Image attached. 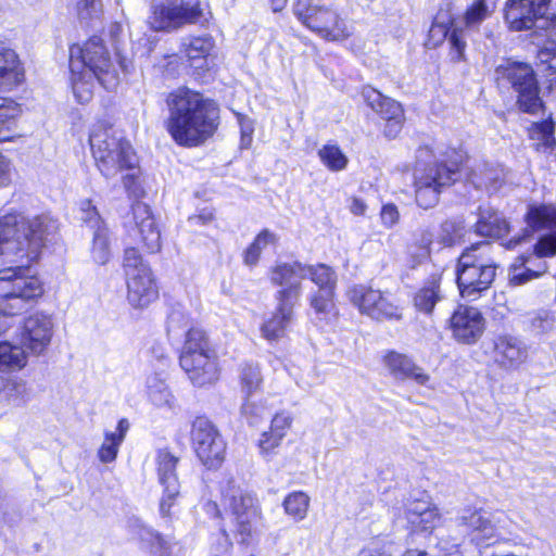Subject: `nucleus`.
I'll list each match as a JSON object with an SVG mask.
<instances>
[{"mask_svg": "<svg viewBox=\"0 0 556 556\" xmlns=\"http://www.w3.org/2000/svg\"><path fill=\"white\" fill-rule=\"evenodd\" d=\"M555 122L552 115L530 123L526 128L528 139L535 152L552 154L556 150Z\"/></svg>", "mask_w": 556, "mask_h": 556, "instance_id": "obj_29", "label": "nucleus"}, {"mask_svg": "<svg viewBox=\"0 0 556 556\" xmlns=\"http://www.w3.org/2000/svg\"><path fill=\"white\" fill-rule=\"evenodd\" d=\"M164 64L162 66V74L172 79H176L180 76L182 62L179 56L175 53L164 55Z\"/></svg>", "mask_w": 556, "mask_h": 556, "instance_id": "obj_57", "label": "nucleus"}, {"mask_svg": "<svg viewBox=\"0 0 556 556\" xmlns=\"http://www.w3.org/2000/svg\"><path fill=\"white\" fill-rule=\"evenodd\" d=\"M308 303L315 315L320 319H331L339 316L337 290H317L309 295Z\"/></svg>", "mask_w": 556, "mask_h": 556, "instance_id": "obj_36", "label": "nucleus"}, {"mask_svg": "<svg viewBox=\"0 0 556 556\" xmlns=\"http://www.w3.org/2000/svg\"><path fill=\"white\" fill-rule=\"evenodd\" d=\"M283 438L273 430L264 431L258 440V448L263 456H269L277 448Z\"/></svg>", "mask_w": 556, "mask_h": 556, "instance_id": "obj_55", "label": "nucleus"}, {"mask_svg": "<svg viewBox=\"0 0 556 556\" xmlns=\"http://www.w3.org/2000/svg\"><path fill=\"white\" fill-rule=\"evenodd\" d=\"M311 498L303 491H294L288 494L282 503L285 513L294 521L299 522L306 518Z\"/></svg>", "mask_w": 556, "mask_h": 556, "instance_id": "obj_42", "label": "nucleus"}, {"mask_svg": "<svg viewBox=\"0 0 556 556\" xmlns=\"http://www.w3.org/2000/svg\"><path fill=\"white\" fill-rule=\"evenodd\" d=\"M213 20L207 1L189 0L177 2L167 0L151 7L148 17L149 28L157 33H170L187 25L207 27Z\"/></svg>", "mask_w": 556, "mask_h": 556, "instance_id": "obj_11", "label": "nucleus"}, {"mask_svg": "<svg viewBox=\"0 0 556 556\" xmlns=\"http://www.w3.org/2000/svg\"><path fill=\"white\" fill-rule=\"evenodd\" d=\"M208 336L200 326H191L185 334L184 348H206Z\"/></svg>", "mask_w": 556, "mask_h": 556, "instance_id": "obj_54", "label": "nucleus"}, {"mask_svg": "<svg viewBox=\"0 0 556 556\" xmlns=\"http://www.w3.org/2000/svg\"><path fill=\"white\" fill-rule=\"evenodd\" d=\"M191 442L197 457L210 470L218 469L225 460L226 443L218 429L205 417L192 422Z\"/></svg>", "mask_w": 556, "mask_h": 556, "instance_id": "obj_14", "label": "nucleus"}, {"mask_svg": "<svg viewBox=\"0 0 556 556\" xmlns=\"http://www.w3.org/2000/svg\"><path fill=\"white\" fill-rule=\"evenodd\" d=\"M141 547L148 551L152 556H170L172 545L154 530L141 527L138 532Z\"/></svg>", "mask_w": 556, "mask_h": 556, "instance_id": "obj_40", "label": "nucleus"}, {"mask_svg": "<svg viewBox=\"0 0 556 556\" xmlns=\"http://www.w3.org/2000/svg\"><path fill=\"white\" fill-rule=\"evenodd\" d=\"M304 273L318 290H337L338 275L336 269L326 263L305 264Z\"/></svg>", "mask_w": 556, "mask_h": 556, "instance_id": "obj_37", "label": "nucleus"}, {"mask_svg": "<svg viewBox=\"0 0 556 556\" xmlns=\"http://www.w3.org/2000/svg\"><path fill=\"white\" fill-rule=\"evenodd\" d=\"M443 298L442 275L433 273L413 292L412 304L416 312L430 317Z\"/></svg>", "mask_w": 556, "mask_h": 556, "instance_id": "obj_26", "label": "nucleus"}, {"mask_svg": "<svg viewBox=\"0 0 556 556\" xmlns=\"http://www.w3.org/2000/svg\"><path fill=\"white\" fill-rule=\"evenodd\" d=\"M447 40L450 59L453 63H460L467 60L465 29L455 25L451 17L447 22L433 21L429 27L425 45L429 49H437Z\"/></svg>", "mask_w": 556, "mask_h": 556, "instance_id": "obj_20", "label": "nucleus"}, {"mask_svg": "<svg viewBox=\"0 0 556 556\" xmlns=\"http://www.w3.org/2000/svg\"><path fill=\"white\" fill-rule=\"evenodd\" d=\"M523 220L531 231L556 229V205L531 203L527 207Z\"/></svg>", "mask_w": 556, "mask_h": 556, "instance_id": "obj_31", "label": "nucleus"}, {"mask_svg": "<svg viewBox=\"0 0 556 556\" xmlns=\"http://www.w3.org/2000/svg\"><path fill=\"white\" fill-rule=\"evenodd\" d=\"M440 242L444 247H454L464 241V228L453 220H444L440 225Z\"/></svg>", "mask_w": 556, "mask_h": 556, "instance_id": "obj_48", "label": "nucleus"}, {"mask_svg": "<svg viewBox=\"0 0 556 556\" xmlns=\"http://www.w3.org/2000/svg\"><path fill=\"white\" fill-rule=\"evenodd\" d=\"M12 182V162L0 152V188L8 187Z\"/></svg>", "mask_w": 556, "mask_h": 556, "instance_id": "obj_59", "label": "nucleus"}, {"mask_svg": "<svg viewBox=\"0 0 556 556\" xmlns=\"http://www.w3.org/2000/svg\"><path fill=\"white\" fill-rule=\"evenodd\" d=\"M496 79L506 83L514 91L515 105L520 113L544 114L546 104L541 96V86L533 66L523 61L507 60L495 70Z\"/></svg>", "mask_w": 556, "mask_h": 556, "instance_id": "obj_10", "label": "nucleus"}, {"mask_svg": "<svg viewBox=\"0 0 556 556\" xmlns=\"http://www.w3.org/2000/svg\"><path fill=\"white\" fill-rule=\"evenodd\" d=\"M216 42L212 35L189 36L179 46L181 56L195 81H202L214 67Z\"/></svg>", "mask_w": 556, "mask_h": 556, "instance_id": "obj_15", "label": "nucleus"}, {"mask_svg": "<svg viewBox=\"0 0 556 556\" xmlns=\"http://www.w3.org/2000/svg\"><path fill=\"white\" fill-rule=\"evenodd\" d=\"M521 342L518 338L510 334L498 336L495 341V348H518Z\"/></svg>", "mask_w": 556, "mask_h": 556, "instance_id": "obj_64", "label": "nucleus"}, {"mask_svg": "<svg viewBox=\"0 0 556 556\" xmlns=\"http://www.w3.org/2000/svg\"><path fill=\"white\" fill-rule=\"evenodd\" d=\"M178 458L167 451H160L157 454V477L163 486L162 497L160 500V513L167 517L172 514V508L176 506L180 495V484L176 473Z\"/></svg>", "mask_w": 556, "mask_h": 556, "instance_id": "obj_22", "label": "nucleus"}, {"mask_svg": "<svg viewBox=\"0 0 556 556\" xmlns=\"http://www.w3.org/2000/svg\"><path fill=\"white\" fill-rule=\"evenodd\" d=\"M492 244L480 241L465 248L457 257L456 271L473 269L486 264H495L491 258Z\"/></svg>", "mask_w": 556, "mask_h": 556, "instance_id": "obj_32", "label": "nucleus"}, {"mask_svg": "<svg viewBox=\"0 0 556 556\" xmlns=\"http://www.w3.org/2000/svg\"><path fill=\"white\" fill-rule=\"evenodd\" d=\"M348 296L361 315L372 320L399 321L403 318V308L391 299L390 294L369 285L352 286Z\"/></svg>", "mask_w": 556, "mask_h": 556, "instance_id": "obj_12", "label": "nucleus"}, {"mask_svg": "<svg viewBox=\"0 0 556 556\" xmlns=\"http://www.w3.org/2000/svg\"><path fill=\"white\" fill-rule=\"evenodd\" d=\"M303 293L301 282L292 283L275 292L276 307L260 327L262 337L269 343L287 334V329L294 319L295 308L300 305Z\"/></svg>", "mask_w": 556, "mask_h": 556, "instance_id": "obj_13", "label": "nucleus"}, {"mask_svg": "<svg viewBox=\"0 0 556 556\" xmlns=\"http://www.w3.org/2000/svg\"><path fill=\"white\" fill-rule=\"evenodd\" d=\"M447 327L458 343L472 345L482 338L486 319L479 308L458 304L447 319Z\"/></svg>", "mask_w": 556, "mask_h": 556, "instance_id": "obj_16", "label": "nucleus"}, {"mask_svg": "<svg viewBox=\"0 0 556 556\" xmlns=\"http://www.w3.org/2000/svg\"><path fill=\"white\" fill-rule=\"evenodd\" d=\"M68 52L72 89L79 103L92 98L94 80L106 87L117 79L110 51L100 36L71 45Z\"/></svg>", "mask_w": 556, "mask_h": 556, "instance_id": "obj_3", "label": "nucleus"}, {"mask_svg": "<svg viewBox=\"0 0 556 556\" xmlns=\"http://www.w3.org/2000/svg\"><path fill=\"white\" fill-rule=\"evenodd\" d=\"M241 390L247 396L256 392L263 381L261 370L257 365L245 364L240 374Z\"/></svg>", "mask_w": 556, "mask_h": 556, "instance_id": "obj_46", "label": "nucleus"}, {"mask_svg": "<svg viewBox=\"0 0 556 556\" xmlns=\"http://www.w3.org/2000/svg\"><path fill=\"white\" fill-rule=\"evenodd\" d=\"M553 0H506L503 18L511 31L532 29L539 20L546 17Z\"/></svg>", "mask_w": 556, "mask_h": 556, "instance_id": "obj_17", "label": "nucleus"}, {"mask_svg": "<svg viewBox=\"0 0 556 556\" xmlns=\"http://www.w3.org/2000/svg\"><path fill=\"white\" fill-rule=\"evenodd\" d=\"M469 160L467 152L459 148H447L443 159L426 164L415 169L413 175V190L416 204L428 210L434 207L440 195L456 181Z\"/></svg>", "mask_w": 556, "mask_h": 556, "instance_id": "obj_5", "label": "nucleus"}, {"mask_svg": "<svg viewBox=\"0 0 556 556\" xmlns=\"http://www.w3.org/2000/svg\"><path fill=\"white\" fill-rule=\"evenodd\" d=\"M460 525L466 526L477 539L494 540L505 528V516L501 513H489L482 509L466 511L459 518Z\"/></svg>", "mask_w": 556, "mask_h": 556, "instance_id": "obj_24", "label": "nucleus"}, {"mask_svg": "<svg viewBox=\"0 0 556 556\" xmlns=\"http://www.w3.org/2000/svg\"><path fill=\"white\" fill-rule=\"evenodd\" d=\"M10 108L0 106V143L13 141L16 132V114L10 113Z\"/></svg>", "mask_w": 556, "mask_h": 556, "instance_id": "obj_49", "label": "nucleus"}, {"mask_svg": "<svg viewBox=\"0 0 556 556\" xmlns=\"http://www.w3.org/2000/svg\"><path fill=\"white\" fill-rule=\"evenodd\" d=\"M358 556H392V546L384 545L382 547L363 548Z\"/></svg>", "mask_w": 556, "mask_h": 556, "instance_id": "obj_63", "label": "nucleus"}, {"mask_svg": "<svg viewBox=\"0 0 556 556\" xmlns=\"http://www.w3.org/2000/svg\"><path fill=\"white\" fill-rule=\"evenodd\" d=\"M179 362L193 384L203 387L218 379L215 350H182Z\"/></svg>", "mask_w": 556, "mask_h": 556, "instance_id": "obj_21", "label": "nucleus"}, {"mask_svg": "<svg viewBox=\"0 0 556 556\" xmlns=\"http://www.w3.org/2000/svg\"><path fill=\"white\" fill-rule=\"evenodd\" d=\"M110 236L111 233L108 226H102L93 230L90 257L97 265H106L112 258Z\"/></svg>", "mask_w": 556, "mask_h": 556, "instance_id": "obj_38", "label": "nucleus"}, {"mask_svg": "<svg viewBox=\"0 0 556 556\" xmlns=\"http://www.w3.org/2000/svg\"><path fill=\"white\" fill-rule=\"evenodd\" d=\"M279 237L268 228L261 229L253 240L248 244L242 253L243 264L249 267H255L260 261L263 250L267 247H276Z\"/></svg>", "mask_w": 556, "mask_h": 556, "instance_id": "obj_33", "label": "nucleus"}, {"mask_svg": "<svg viewBox=\"0 0 556 556\" xmlns=\"http://www.w3.org/2000/svg\"><path fill=\"white\" fill-rule=\"evenodd\" d=\"M26 363L25 350H0V371L22 369Z\"/></svg>", "mask_w": 556, "mask_h": 556, "instance_id": "obj_50", "label": "nucleus"}, {"mask_svg": "<svg viewBox=\"0 0 556 556\" xmlns=\"http://www.w3.org/2000/svg\"><path fill=\"white\" fill-rule=\"evenodd\" d=\"M25 81V68L18 54L0 42V90L12 91Z\"/></svg>", "mask_w": 556, "mask_h": 556, "instance_id": "obj_27", "label": "nucleus"}, {"mask_svg": "<svg viewBox=\"0 0 556 556\" xmlns=\"http://www.w3.org/2000/svg\"><path fill=\"white\" fill-rule=\"evenodd\" d=\"M52 337V317L43 312H35L21 323L17 334L20 346L10 341L0 340V348H47Z\"/></svg>", "mask_w": 556, "mask_h": 556, "instance_id": "obj_19", "label": "nucleus"}, {"mask_svg": "<svg viewBox=\"0 0 556 556\" xmlns=\"http://www.w3.org/2000/svg\"><path fill=\"white\" fill-rule=\"evenodd\" d=\"M293 422V416L287 410H281L273 417L269 429L285 438Z\"/></svg>", "mask_w": 556, "mask_h": 556, "instance_id": "obj_56", "label": "nucleus"}, {"mask_svg": "<svg viewBox=\"0 0 556 556\" xmlns=\"http://www.w3.org/2000/svg\"><path fill=\"white\" fill-rule=\"evenodd\" d=\"M433 236L429 230H421L414 240L407 244L406 258L409 267L416 268L431 256Z\"/></svg>", "mask_w": 556, "mask_h": 556, "instance_id": "obj_35", "label": "nucleus"}, {"mask_svg": "<svg viewBox=\"0 0 556 556\" xmlns=\"http://www.w3.org/2000/svg\"><path fill=\"white\" fill-rule=\"evenodd\" d=\"M3 397L14 405L25 403L28 399L27 382L21 378H9L2 381Z\"/></svg>", "mask_w": 556, "mask_h": 556, "instance_id": "obj_43", "label": "nucleus"}, {"mask_svg": "<svg viewBox=\"0 0 556 556\" xmlns=\"http://www.w3.org/2000/svg\"><path fill=\"white\" fill-rule=\"evenodd\" d=\"M292 13L303 27L326 42L346 41L354 31L346 16L333 5L294 0Z\"/></svg>", "mask_w": 556, "mask_h": 556, "instance_id": "obj_8", "label": "nucleus"}, {"mask_svg": "<svg viewBox=\"0 0 556 556\" xmlns=\"http://www.w3.org/2000/svg\"><path fill=\"white\" fill-rule=\"evenodd\" d=\"M88 142L94 166L106 180L124 172L139 169L140 159L136 149L112 123L98 119L91 126Z\"/></svg>", "mask_w": 556, "mask_h": 556, "instance_id": "obj_4", "label": "nucleus"}, {"mask_svg": "<svg viewBox=\"0 0 556 556\" xmlns=\"http://www.w3.org/2000/svg\"><path fill=\"white\" fill-rule=\"evenodd\" d=\"M381 223L387 228H392L400 220V212L394 203H387L380 210Z\"/></svg>", "mask_w": 556, "mask_h": 556, "instance_id": "obj_58", "label": "nucleus"}, {"mask_svg": "<svg viewBox=\"0 0 556 556\" xmlns=\"http://www.w3.org/2000/svg\"><path fill=\"white\" fill-rule=\"evenodd\" d=\"M222 505L230 514L232 533L238 542L250 543L263 518L256 495L229 479L222 486Z\"/></svg>", "mask_w": 556, "mask_h": 556, "instance_id": "obj_9", "label": "nucleus"}, {"mask_svg": "<svg viewBox=\"0 0 556 556\" xmlns=\"http://www.w3.org/2000/svg\"><path fill=\"white\" fill-rule=\"evenodd\" d=\"M495 362L505 369H511L521 364L526 355L522 350H492Z\"/></svg>", "mask_w": 556, "mask_h": 556, "instance_id": "obj_52", "label": "nucleus"}, {"mask_svg": "<svg viewBox=\"0 0 556 556\" xmlns=\"http://www.w3.org/2000/svg\"><path fill=\"white\" fill-rule=\"evenodd\" d=\"M78 210L81 213V222L86 226L94 230L101 228L102 226H108L104 218L101 216L98 207L91 199L87 198L80 200L78 203Z\"/></svg>", "mask_w": 556, "mask_h": 556, "instance_id": "obj_47", "label": "nucleus"}, {"mask_svg": "<svg viewBox=\"0 0 556 556\" xmlns=\"http://www.w3.org/2000/svg\"><path fill=\"white\" fill-rule=\"evenodd\" d=\"M302 274H304V263L300 261L277 262L268 268L267 277L271 286L283 289L292 283L300 282L299 280H292Z\"/></svg>", "mask_w": 556, "mask_h": 556, "instance_id": "obj_34", "label": "nucleus"}, {"mask_svg": "<svg viewBox=\"0 0 556 556\" xmlns=\"http://www.w3.org/2000/svg\"><path fill=\"white\" fill-rule=\"evenodd\" d=\"M46 226L40 216L21 213L0 216V256L13 264L0 268V337L8 330L5 318L22 315L37 306L46 294V283L30 274L45 248Z\"/></svg>", "mask_w": 556, "mask_h": 556, "instance_id": "obj_1", "label": "nucleus"}, {"mask_svg": "<svg viewBox=\"0 0 556 556\" xmlns=\"http://www.w3.org/2000/svg\"><path fill=\"white\" fill-rule=\"evenodd\" d=\"M492 13L486 0H473L464 11L466 28L479 27Z\"/></svg>", "mask_w": 556, "mask_h": 556, "instance_id": "obj_44", "label": "nucleus"}, {"mask_svg": "<svg viewBox=\"0 0 556 556\" xmlns=\"http://www.w3.org/2000/svg\"><path fill=\"white\" fill-rule=\"evenodd\" d=\"M363 94L367 105L383 121L381 129L383 137L387 140L396 139L406 121L403 105L374 88L365 90Z\"/></svg>", "mask_w": 556, "mask_h": 556, "instance_id": "obj_18", "label": "nucleus"}, {"mask_svg": "<svg viewBox=\"0 0 556 556\" xmlns=\"http://www.w3.org/2000/svg\"><path fill=\"white\" fill-rule=\"evenodd\" d=\"M349 210L354 216H364L367 205L361 198L351 197L349 200Z\"/></svg>", "mask_w": 556, "mask_h": 556, "instance_id": "obj_62", "label": "nucleus"}, {"mask_svg": "<svg viewBox=\"0 0 556 556\" xmlns=\"http://www.w3.org/2000/svg\"><path fill=\"white\" fill-rule=\"evenodd\" d=\"M148 396L153 405L156 407H172L174 404V396L168 390L164 381L152 378L148 382Z\"/></svg>", "mask_w": 556, "mask_h": 556, "instance_id": "obj_45", "label": "nucleus"}, {"mask_svg": "<svg viewBox=\"0 0 556 556\" xmlns=\"http://www.w3.org/2000/svg\"><path fill=\"white\" fill-rule=\"evenodd\" d=\"M536 58L542 66L543 77L548 88L556 87V40L540 47Z\"/></svg>", "mask_w": 556, "mask_h": 556, "instance_id": "obj_41", "label": "nucleus"}, {"mask_svg": "<svg viewBox=\"0 0 556 556\" xmlns=\"http://www.w3.org/2000/svg\"><path fill=\"white\" fill-rule=\"evenodd\" d=\"M383 366L395 380L410 379L419 386L430 387V376L403 353L390 351L383 357Z\"/></svg>", "mask_w": 556, "mask_h": 556, "instance_id": "obj_25", "label": "nucleus"}, {"mask_svg": "<svg viewBox=\"0 0 556 556\" xmlns=\"http://www.w3.org/2000/svg\"><path fill=\"white\" fill-rule=\"evenodd\" d=\"M141 248L126 247L123 251L122 269L126 286V301L136 311L150 307L160 299V282L150 264L140 253Z\"/></svg>", "mask_w": 556, "mask_h": 556, "instance_id": "obj_7", "label": "nucleus"}, {"mask_svg": "<svg viewBox=\"0 0 556 556\" xmlns=\"http://www.w3.org/2000/svg\"><path fill=\"white\" fill-rule=\"evenodd\" d=\"M536 277H539L538 271L531 270L529 268H525L520 273L511 274L509 277V281L514 286H520V285H523Z\"/></svg>", "mask_w": 556, "mask_h": 556, "instance_id": "obj_61", "label": "nucleus"}, {"mask_svg": "<svg viewBox=\"0 0 556 556\" xmlns=\"http://www.w3.org/2000/svg\"><path fill=\"white\" fill-rule=\"evenodd\" d=\"M121 442V438L116 439L111 435V431L104 432V440L98 450V458L103 464L112 463L116 459Z\"/></svg>", "mask_w": 556, "mask_h": 556, "instance_id": "obj_51", "label": "nucleus"}, {"mask_svg": "<svg viewBox=\"0 0 556 556\" xmlns=\"http://www.w3.org/2000/svg\"><path fill=\"white\" fill-rule=\"evenodd\" d=\"M473 230L480 237L501 239L509 233L510 225L502 213L489 207L480 211Z\"/></svg>", "mask_w": 556, "mask_h": 556, "instance_id": "obj_30", "label": "nucleus"}, {"mask_svg": "<svg viewBox=\"0 0 556 556\" xmlns=\"http://www.w3.org/2000/svg\"><path fill=\"white\" fill-rule=\"evenodd\" d=\"M455 273L459 295L466 301L473 302L492 287L496 276V264Z\"/></svg>", "mask_w": 556, "mask_h": 556, "instance_id": "obj_23", "label": "nucleus"}, {"mask_svg": "<svg viewBox=\"0 0 556 556\" xmlns=\"http://www.w3.org/2000/svg\"><path fill=\"white\" fill-rule=\"evenodd\" d=\"M317 155L321 164L330 172H342L349 165V157L342 151L340 146L334 142L324 144L317 151Z\"/></svg>", "mask_w": 556, "mask_h": 556, "instance_id": "obj_39", "label": "nucleus"}, {"mask_svg": "<svg viewBox=\"0 0 556 556\" xmlns=\"http://www.w3.org/2000/svg\"><path fill=\"white\" fill-rule=\"evenodd\" d=\"M125 173L122 176V182L127 197L134 200L128 212L129 219L125 225L127 236L141 248L143 253L156 254L162 249V235L151 206L141 201L146 195L141 181V168Z\"/></svg>", "mask_w": 556, "mask_h": 556, "instance_id": "obj_6", "label": "nucleus"}, {"mask_svg": "<svg viewBox=\"0 0 556 556\" xmlns=\"http://www.w3.org/2000/svg\"><path fill=\"white\" fill-rule=\"evenodd\" d=\"M533 253L540 258L553 257L556 255V232L541 236L533 245Z\"/></svg>", "mask_w": 556, "mask_h": 556, "instance_id": "obj_53", "label": "nucleus"}, {"mask_svg": "<svg viewBox=\"0 0 556 556\" xmlns=\"http://www.w3.org/2000/svg\"><path fill=\"white\" fill-rule=\"evenodd\" d=\"M215 220V212L212 208H202L189 217V222L205 226Z\"/></svg>", "mask_w": 556, "mask_h": 556, "instance_id": "obj_60", "label": "nucleus"}, {"mask_svg": "<svg viewBox=\"0 0 556 556\" xmlns=\"http://www.w3.org/2000/svg\"><path fill=\"white\" fill-rule=\"evenodd\" d=\"M405 518L413 529L421 531L432 530L441 521L437 506L427 500L409 502L405 508Z\"/></svg>", "mask_w": 556, "mask_h": 556, "instance_id": "obj_28", "label": "nucleus"}, {"mask_svg": "<svg viewBox=\"0 0 556 556\" xmlns=\"http://www.w3.org/2000/svg\"><path fill=\"white\" fill-rule=\"evenodd\" d=\"M164 102L167 116L163 127L176 146L199 148L217 135L222 125V110L215 99L182 85L168 91Z\"/></svg>", "mask_w": 556, "mask_h": 556, "instance_id": "obj_2", "label": "nucleus"}]
</instances>
